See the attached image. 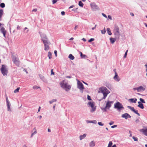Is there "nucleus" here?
I'll return each mask as SVG.
<instances>
[{"instance_id":"nucleus-1","label":"nucleus","mask_w":147,"mask_h":147,"mask_svg":"<svg viewBox=\"0 0 147 147\" xmlns=\"http://www.w3.org/2000/svg\"><path fill=\"white\" fill-rule=\"evenodd\" d=\"M61 87L65 89V91H67L70 90L71 86L68 84L67 82L65 80H63L60 83Z\"/></svg>"},{"instance_id":"nucleus-2","label":"nucleus","mask_w":147,"mask_h":147,"mask_svg":"<svg viewBox=\"0 0 147 147\" xmlns=\"http://www.w3.org/2000/svg\"><path fill=\"white\" fill-rule=\"evenodd\" d=\"M114 102L113 101H109L108 100L106 102V106L105 108H101V109L105 112L107 111V109H109L111 107V105Z\"/></svg>"},{"instance_id":"nucleus-3","label":"nucleus","mask_w":147,"mask_h":147,"mask_svg":"<svg viewBox=\"0 0 147 147\" xmlns=\"http://www.w3.org/2000/svg\"><path fill=\"white\" fill-rule=\"evenodd\" d=\"M113 32L115 37L118 38H119L120 33L119 32V28L117 26H115Z\"/></svg>"},{"instance_id":"nucleus-4","label":"nucleus","mask_w":147,"mask_h":147,"mask_svg":"<svg viewBox=\"0 0 147 147\" xmlns=\"http://www.w3.org/2000/svg\"><path fill=\"white\" fill-rule=\"evenodd\" d=\"M114 108L117 109L119 111H121L122 109H124V107L122 104L119 102H117L114 105Z\"/></svg>"},{"instance_id":"nucleus-5","label":"nucleus","mask_w":147,"mask_h":147,"mask_svg":"<svg viewBox=\"0 0 147 147\" xmlns=\"http://www.w3.org/2000/svg\"><path fill=\"white\" fill-rule=\"evenodd\" d=\"M1 71L3 76L7 75L8 72L7 66L5 65H2L1 68Z\"/></svg>"},{"instance_id":"nucleus-6","label":"nucleus","mask_w":147,"mask_h":147,"mask_svg":"<svg viewBox=\"0 0 147 147\" xmlns=\"http://www.w3.org/2000/svg\"><path fill=\"white\" fill-rule=\"evenodd\" d=\"M77 88L82 93L83 90L84 89V88L83 84L78 80H77Z\"/></svg>"},{"instance_id":"nucleus-7","label":"nucleus","mask_w":147,"mask_h":147,"mask_svg":"<svg viewBox=\"0 0 147 147\" xmlns=\"http://www.w3.org/2000/svg\"><path fill=\"white\" fill-rule=\"evenodd\" d=\"M39 33L40 34L42 40L43 41V42H45L48 41L47 36L45 34L42 33L40 32H39Z\"/></svg>"},{"instance_id":"nucleus-8","label":"nucleus","mask_w":147,"mask_h":147,"mask_svg":"<svg viewBox=\"0 0 147 147\" xmlns=\"http://www.w3.org/2000/svg\"><path fill=\"white\" fill-rule=\"evenodd\" d=\"M95 103L93 101H89L88 103V105L89 107H91L92 109L91 110V112H93L96 109V107H94Z\"/></svg>"},{"instance_id":"nucleus-9","label":"nucleus","mask_w":147,"mask_h":147,"mask_svg":"<svg viewBox=\"0 0 147 147\" xmlns=\"http://www.w3.org/2000/svg\"><path fill=\"white\" fill-rule=\"evenodd\" d=\"M12 61L17 66H19L20 65V61L18 58L16 57L15 56H13Z\"/></svg>"},{"instance_id":"nucleus-10","label":"nucleus","mask_w":147,"mask_h":147,"mask_svg":"<svg viewBox=\"0 0 147 147\" xmlns=\"http://www.w3.org/2000/svg\"><path fill=\"white\" fill-rule=\"evenodd\" d=\"M90 5L92 9L94 11H96L99 9V7L94 3L90 4Z\"/></svg>"},{"instance_id":"nucleus-11","label":"nucleus","mask_w":147,"mask_h":147,"mask_svg":"<svg viewBox=\"0 0 147 147\" xmlns=\"http://www.w3.org/2000/svg\"><path fill=\"white\" fill-rule=\"evenodd\" d=\"M6 99L7 106V111H11V110L10 108L11 104L10 102L8 100V97H6Z\"/></svg>"},{"instance_id":"nucleus-12","label":"nucleus","mask_w":147,"mask_h":147,"mask_svg":"<svg viewBox=\"0 0 147 147\" xmlns=\"http://www.w3.org/2000/svg\"><path fill=\"white\" fill-rule=\"evenodd\" d=\"M100 92L102 94L104 92H107V91H109L105 87H103L100 88L99 89Z\"/></svg>"},{"instance_id":"nucleus-13","label":"nucleus","mask_w":147,"mask_h":147,"mask_svg":"<svg viewBox=\"0 0 147 147\" xmlns=\"http://www.w3.org/2000/svg\"><path fill=\"white\" fill-rule=\"evenodd\" d=\"M113 79L115 81L117 82H119L120 80V78L119 77L116 71L115 72V76L113 77Z\"/></svg>"},{"instance_id":"nucleus-14","label":"nucleus","mask_w":147,"mask_h":147,"mask_svg":"<svg viewBox=\"0 0 147 147\" xmlns=\"http://www.w3.org/2000/svg\"><path fill=\"white\" fill-rule=\"evenodd\" d=\"M43 43L45 46V51H47L49 50V47L48 45V44L49 43V41H47Z\"/></svg>"},{"instance_id":"nucleus-15","label":"nucleus","mask_w":147,"mask_h":147,"mask_svg":"<svg viewBox=\"0 0 147 147\" xmlns=\"http://www.w3.org/2000/svg\"><path fill=\"white\" fill-rule=\"evenodd\" d=\"M121 117L122 118H125L126 119L128 118H130L131 117V116L127 113H125L122 114L121 115Z\"/></svg>"},{"instance_id":"nucleus-16","label":"nucleus","mask_w":147,"mask_h":147,"mask_svg":"<svg viewBox=\"0 0 147 147\" xmlns=\"http://www.w3.org/2000/svg\"><path fill=\"white\" fill-rule=\"evenodd\" d=\"M145 88L144 86H140L138 87V92H142L145 90Z\"/></svg>"},{"instance_id":"nucleus-17","label":"nucleus","mask_w":147,"mask_h":147,"mask_svg":"<svg viewBox=\"0 0 147 147\" xmlns=\"http://www.w3.org/2000/svg\"><path fill=\"white\" fill-rule=\"evenodd\" d=\"M140 131L141 132H143L145 136H147V129H141Z\"/></svg>"},{"instance_id":"nucleus-18","label":"nucleus","mask_w":147,"mask_h":147,"mask_svg":"<svg viewBox=\"0 0 147 147\" xmlns=\"http://www.w3.org/2000/svg\"><path fill=\"white\" fill-rule=\"evenodd\" d=\"M109 93V91H107V92H104L103 93V97L101 99L99 100L100 101H101L103 99H105L107 96V94Z\"/></svg>"},{"instance_id":"nucleus-19","label":"nucleus","mask_w":147,"mask_h":147,"mask_svg":"<svg viewBox=\"0 0 147 147\" xmlns=\"http://www.w3.org/2000/svg\"><path fill=\"white\" fill-rule=\"evenodd\" d=\"M128 100L131 102L135 103L136 102L137 99L136 98H130Z\"/></svg>"},{"instance_id":"nucleus-20","label":"nucleus","mask_w":147,"mask_h":147,"mask_svg":"<svg viewBox=\"0 0 147 147\" xmlns=\"http://www.w3.org/2000/svg\"><path fill=\"white\" fill-rule=\"evenodd\" d=\"M3 11L2 9H0V21L1 20V18L3 15Z\"/></svg>"},{"instance_id":"nucleus-21","label":"nucleus","mask_w":147,"mask_h":147,"mask_svg":"<svg viewBox=\"0 0 147 147\" xmlns=\"http://www.w3.org/2000/svg\"><path fill=\"white\" fill-rule=\"evenodd\" d=\"M95 145V143L93 141H91L89 144V146L90 147H92Z\"/></svg>"},{"instance_id":"nucleus-22","label":"nucleus","mask_w":147,"mask_h":147,"mask_svg":"<svg viewBox=\"0 0 147 147\" xmlns=\"http://www.w3.org/2000/svg\"><path fill=\"white\" fill-rule=\"evenodd\" d=\"M86 134H84L83 135L80 136L79 137L80 140H81L84 138L86 137Z\"/></svg>"},{"instance_id":"nucleus-23","label":"nucleus","mask_w":147,"mask_h":147,"mask_svg":"<svg viewBox=\"0 0 147 147\" xmlns=\"http://www.w3.org/2000/svg\"><path fill=\"white\" fill-rule=\"evenodd\" d=\"M68 58L71 60H73L74 59V57L71 54H70L69 55Z\"/></svg>"},{"instance_id":"nucleus-24","label":"nucleus","mask_w":147,"mask_h":147,"mask_svg":"<svg viewBox=\"0 0 147 147\" xmlns=\"http://www.w3.org/2000/svg\"><path fill=\"white\" fill-rule=\"evenodd\" d=\"M110 40L111 43L113 44L115 42L116 40V39L114 38H110Z\"/></svg>"},{"instance_id":"nucleus-25","label":"nucleus","mask_w":147,"mask_h":147,"mask_svg":"<svg viewBox=\"0 0 147 147\" xmlns=\"http://www.w3.org/2000/svg\"><path fill=\"white\" fill-rule=\"evenodd\" d=\"M107 31L108 34L110 35H112V33L111 32V31L110 30V28H108L107 29Z\"/></svg>"},{"instance_id":"nucleus-26","label":"nucleus","mask_w":147,"mask_h":147,"mask_svg":"<svg viewBox=\"0 0 147 147\" xmlns=\"http://www.w3.org/2000/svg\"><path fill=\"white\" fill-rule=\"evenodd\" d=\"M48 56L49 59H50L52 58V54L50 51L48 53Z\"/></svg>"},{"instance_id":"nucleus-27","label":"nucleus","mask_w":147,"mask_h":147,"mask_svg":"<svg viewBox=\"0 0 147 147\" xmlns=\"http://www.w3.org/2000/svg\"><path fill=\"white\" fill-rule=\"evenodd\" d=\"M138 107L142 109H144V108L143 105L142 104V103H141L140 105H138Z\"/></svg>"},{"instance_id":"nucleus-28","label":"nucleus","mask_w":147,"mask_h":147,"mask_svg":"<svg viewBox=\"0 0 147 147\" xmlns=\"http://www.w3.org/2000/svg\"><path fill=\"white\" fill-rule=\"evenodd\" d=\"M1 31L2 33L6 32V31L5 30V28L3 27H2L1 28Z\"/></svg>"},{"instance_id":"nucleus-29","label":"nucleus","mask_w":147,"mask_h":147,"mask_svg":"<svg viewBox=\"0 0 147 147\" xmlns=\"http://www.w3.org/2000/svg\"><path fill=\"white\" fill-rule=\"evenodd\" d=\"M39 76L42 80L44 82H45V79L43 76L41 75H39Z\"/></svg>"},{"instance_id":"nucleus-30","label":"nucleus","mask_w":147,"mask_h":147,"mask_svg":"<svg viewBox=\"0 0 147 147\" xmlns=\"http://www.w3.org/2000/svg\"><path fill=\"white\" fill-rule=\"evenodd\" d=\"M80 56L81 57V58H85L86 57V55H83L82 53L81 52L80 53Z\"/></svg>"},{"instance_id":"nucleus-31","label":"nucleus","mask_w":147,"mask_h":147,"mask_svg":"<svg viewBox=\"0 0 147 147\" xmlns=\"http://www.w3.org/2000/svg\"><path fill=\"white\" fill-rule=\"evenodd\" d=\"M127 108H128L129 109H130L132 111H134V107H131L129 106H127Z\"/></svg>"},{"instance_id":"nucleus-32","label":"nucleus","mask_w":147,"mask_h":147,"mask_svg":"<svg viewBox=\"0 0 147 147\" xmlns=\"http://www.w3.org/2000/svg\"><path fill=\"white\" fill-rule=\"evenodd\" d=\"M78 5L80 6L81 7H83L84 5L83 3L81 1H79Z\"/></svg>"},{"instance_id":"nucleus-33","label":"nucleus","mask_w":147,"mask_h":147,"mask_svg":"<svg viewBox=\"0 0 147 147\" xmlns=\"http://www.w3.org/2000/svg\"><path fill=\"white\" fill-rule=\"evenodd\" d=\"M133 112L137 114L138 116H140V115L139 113H138V111L137 110L134 109Z\"/></svg>"},{"instance_id":"nucleus-34","label":"nucleus","mask_w":147,"mask_h":147,"mask_svg":"<svg viewBox=\"0 0 147 147\" xmlns=\"http://www.w3.org/2000/svg\"><path fill=\"white\" fill-rule=\"evenodd\" d=\"M57 101V99H53L51 101H49V102L50 104H52L53 102H56Z\"/></svg>"},{"instance_id":"nucleus-35","label":"nucleus","mask_w":147,"mask_h":147,"mask_svg":"<svg viewBox=\"0 0 147 147\" xmlns=\"http://www.w3.org/2000/svg\"><path fill=\"white\" fill-rule=\"evenodd\" d=\"M5 4L4 3H2L0 4V6L2 8H4L5 7Z\"/></svg>"},{"instance_id":"nucleus-36","label":"nucleus","mask_w":147,"mask_h":147,"mask_svg":"<svg viewBox=\"0 0 147 147\" xmlns=\"http://www.w3.org/2000/svg\"><path fill=\"white\" fill-rule=\"evenodd\" d=\"M140 100L141 102L142 103H145V101L142 98H140Z\"/></svg>"},{"instance_id":"nucleus-37","label":"nucleus","mask_w":147,"mask_h":147,"mask_svg":"<svg viewBox=\"0 0 147 147\" xmlns=\"http://www.w3.org/2000/svg\"><path fill=\"white\" fill-rule=\"evenodd\" d=\"M20 89V88L19 87H18V88H17L14 91V93H16L17 92H19V90Z\"/></svg>"},{"instance_id":"nucleus-38","label":"nucleus","mask_w":147,"mask_h":147,"mask_svg":"<svg viewBox=\"0 0 147 147\" xmlns=\"http://www.w3.org/2000/svg\"><path fill=\"white\" fill-rule=\"evenodd\" d=\"M113 144V143L111 141H110L108 144L107 147H111V146Z\"/></svg>"},{"instance_id":"nucleus-39","label":"nucleus","mask_w":147,"mask_h":147,"mask_svg":"<svg viewBox=\"0 0 147 147\" xmlns=\"http://www.w3.org/2000/svg\"><path fill=\"white\" fill-rule=\"evenodd\" d=\"M40 88L39 87L36 86H34L33 87V88L34 89H37Z\"/></svg>"},{"instance_id":"nucleus-40","label":"nucleus","mask_w":147,"mask_h":147,"mask_svg":"<svg viewBox=\"0 0 147 147\" xmlns=\"http://www.w3.org/2000/svg\"><path fill=\"white\" fill-rule=\"evenodd\" d=\"M101 32L102 34H104L106 32V30H105V28H104V29L103 30H101Z\"/></svg>"},{"instance_id":"nucleus-41","label":"nucleus","mask_w":147,"mask_h":147,"mask_svg":"<svg viewBox=\"0 0 147 147\" xmlns=\"http://www.w3.org/2000/svg\"><path fill=\"white\" fill-rule=\"evenodd\" d=\"M127 52H128V50H127L125 52V54H124V56L123 57V58H126V56H127Z\"/></svg>"},{"instance_id":"nucleus-42","label":"nucleus","mask_w":147,"mask_h":147,"mask_svg":"<svg viewBox=\"0 0 147 147\" xmlns=\"http://www.w3.org/2000/svg\"><path fill=\"white\" fill-rule=\"evenodd\" d=\"M59 0H53L52 1V3L53 4H54L56 3Z\"/></svg>"},{"instance_id":"nucleus-43","label":"nucleus","mask_w":147,"mask_h":147,"mask_svg":"<svg viewBox=\"0 0 147 147\" xmlns=\"http://www.w3.org/2000/svg\"><path fill=\"white\" fill-rule=\"evenodd\" d=\"M94 40V38H90V39H89L88 40V42H92V41H93Z\"/></svg>"},{"instance_id":"nucleus-44","label":"nucleus","mask_w":147,"mask_h":147,"mask_svg":"<svg viewBox=\"0 0 147 147\" xmlns=\"http://www.w3.org/2000/svg\"><path fill=\"white\" fill-rule=\"evenodd\" d=\"M98 124L100 126H102L104 125V124L102 123L101 122H99L98 123Z\"/></svg>"},{"instance_id":"nucleus-45","label":"nucleus","mask_w":147,"mask_h":147,"mask_svg":"<svg viewBox=\"0 0 147 147\" xmlns=\"http://www.w3.org/2000/svg\"><path fill=\"white\" fill-rule=\"evenodd\" d=\"M133 139L135 141H138V138L134 136H133Z\"/></svg>"},{"instance_id":"nucleus-46","label":"nucleus","mask_w":147,"mask_h":147,"mask_svg":"<svg viewBox=\"0 0 147 147\" xmlns=\"http://www.w3.org/2000/svg\"><path fill=\"white\" fill-rule=\"evenodd\" d=\"M36 133H37L36 131H35L32 134L31 137H32V136H33V135L36 134Z\"/></svg>"},{"instance_id":"nucleus-47","label":"nucleus","mask_w":147,"mask_h":147,"mask_svg":"<svg viewBox=\"0 0 147 147\" xmlns=\"http://www.w3.org/2000/svg\"><path fill=\"white\" fill-rule=\"evenodd\" d=\"M87 98L88 100H91V97L88 95H87Z\"/></svg>"},{"instance_id":"nucleus-48","label":"nucleus","mask_w":147,"mask_h":147,"mask_svg":"<svg viewBox=\"0 0 147 147\" xmlns=\"http://www.w3.org/2000/svg\"><path fill=\"white\" fill-rule=\"evenodd\" d=\"M51 75H54V73L53 71V69H52L51 70Z\"/></svg>"},{"instance_id":"nucleus-49","label":"nucleus","mask_w":147,"mask_h":147,"mask_svg":"<svg viewBox=\"0 0 147 147\" xmlns=\"http://www.w3.org/2000/svg\"><path fill=\"white\" fill-rule=\"evenodd\" d=\"M92 123L96 124L97 123V122L96 120H93L92 121Z\"/></svg>"},{"instance_id":"nucleus-50","label":"nucleus","mask_w":147,"mask_h":147,"mask_svg":"<svg viewBox=\"0 0 147 147\" xmlns=\"http://www.w3.org/2000/svg\"><path fill=\"white\" fill-rule=\"evenodd\" d=\"M54 53L55 55V56L57 57V51L56 50L54 51Z\"/></svg>"},{"instance_id":"nucleus-51","label":"nucleus","mask_w":147,"mask_h":147,"mask_svg":"<svg viewBox=\"0 0 147 147\" xmlns=\"http://www.w3.org/2000/svg\"><path fill=\"white\" fill-rule=\"evenodd\" d=\"M117 125H115L113 126H111V128H114L116 127H117Z\"/></svg>"},{"instance_id":"nucleus-52","label":"nucleus","mask_w":147,"mask_h":147,"mask_svg":"<svg viewBox=\"0 0 147 147\" xmlns=\"http://www.w3.org/2000/svg\"><path fill=\"white\" fill-rule=\"evenodd\" d=\"M133 90L134 91H135L136 90H137V91L138 92V87H137V88H134L133 89Z\"/></svg>"},{"instance_id":"nucleus-53","label":"nucleus","mask_w":147,"mask_h":147,"mask_svg":"<svg viewBox=\"0 0 147 147\" xmlns=\"http://www.w3.org/2000/svg\"><path fill=\"white\" fill-rule=\"evenodd\" d=\"M61 13L62 15L63 16V15H65V12L64 11H62L61 12Z\"/></svg>"},{"instance_id":"nucleus-54","label":"nucleus","mask_w":147,"mask_h":147,"mask_svg":"<svg viewBox=\"0 0 147 147\" xmlns=\"http://www.w3.org/2000/svg\"><path fill=\"white\" fill-rule=\"evenodd\" d=\"M114 122L113 121H111V122H110L109 124L110 125H112L113 124Z\"/></svg>"},{"instance_id":"nucleus-55","label":"nucleus","mask_w":147,"mask_h":147,"mask_svg":"<svg viewBox=\"0 0 147 147\" xmlns=\"http://www.w3.org/2000/svg\"><path fill=\"white\" fill-rule=\"evenodd\" d=\"M144 66L146 67V69L145 70V71L146 72H147V64H145L144 65Z\"/></svg>"},{"instance_id":"nucleus-56","label":"nucleus","mask_w":147,"mask_h":147,"mask_svg":"<svg viewBox=\"0 0 147 147\" xmlns=\"http://www.w3.org/2000/svg\"><path fill=\"white\" fill-rule=\"evenodd\" d=\"M97 25L96 24L95 25V26L94 27H93L92 28V30H94L95 28H96Z\"/></svg>"},{"instance_id":"nucleus-57","label":"nucleus","mask_w":147,"mask_h":147,"mask_svg":"<svg viewBox=\"0 0 147 147\" xmlns=\"http://www.w3.org/2000/svg\"><path fill=\"white\" fill-rule=\"evenodd\" d=\"M37 11V9H34L32 10V11L35 12H36Z\"/></svg>"},{"instance_id":"nucleus-58","label":"nucleus","mask_w":147,"mask_h":147,"mask_svg":"<svg viewBox=\"0 0 147 147\" xmlns=\"http://www.w3.org/2000/svg\"><path fill=\"white\" fill-rule=\"evenodd\" d=\"M87 123H92V121H87Z\"/></svg>"},{"instance_id":"nucleus-59","label":"nucleus","mask_w":147,"mask_h":147,"mask_svg":"<svg viewBox=\"0 0 147 147\" xmlns=\"http://www.w3.org/2000/svg\"><path fill=\"white\" fill-rule=\"evenodd\" d=\"M140 121L139 119H137L136 120V121H135V122H136V123H138V122H139Z\"/></svg>"},{"instance_id":"nucleus-60","label":"nucleus","mask_w":147,"mask_h":147,"mask_svg":"<svg viewBox=\"0 0 147 147\" xmlns=\"http://www.w3.org/2000/svg\"><path fill=\"white\" fill-rule=\"evenodd\" d=\"M102 16H104V17H105V18H107V16H106V15L104 13H102Z\"/></svg>"},{"instance_id":"nucleus-61","label":"nucleus","mask_w":147,"mask_h":147,"mask_svg":"<svg viewBox=\"0 0 147 147\" xmlns=\"http://www.w3.org/2000/svg\"><path fill=\"white\" fill-rule=\"evenodd\" d=\"M65 77L66 78H72V77L71 76H66Z\"/></svg>"},{"instance_id":"nucleus-62","label":"nucleus","mask_w":147,"mask_h":147,"mask_svg":"<svg viewBox=\"0 0 147 147\" xmlns=\"http://www.w3.org/2000/svg\"><path fill=\"white\" fill-rule=\"evenodd\" d=\"M78 28V26H77V25L74 28V30H76V29Z\"/></svg>"},{"instance_id":"nucleus-63","label":"nucleus","mask_w":147,"mask_h":147,"mask_svg":"<svg viewBox=\"0 0 147 147\" xmlns=\"http://www.w3.org/2000/svg\"><path fill=\"white\" fill-rule=\"evenodd\" d=\"M20 27L19 26H18L17 27V29L18 30H20Z\"/></svg>"},{"instance_id":"nucleus-64","label":"nucleus","mask_w":147,"mask_h":147,"mask_svg":"<svg viewBox=\"0 0 147 147\" xmlns=\"http://www.w3.org/2000/svg\"><path fill=\"white\" fill-rule=\"evenodd\" d=\"M82 40L83 41H84V42H85V41H86V39L85 38H83L82 39Z\"/></svg>"}]
</instances>
